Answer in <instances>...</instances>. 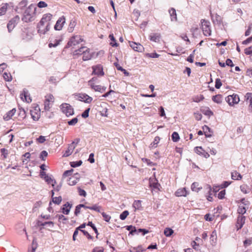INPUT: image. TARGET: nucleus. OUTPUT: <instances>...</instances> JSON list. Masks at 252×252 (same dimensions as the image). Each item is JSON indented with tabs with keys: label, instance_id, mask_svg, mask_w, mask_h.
Wrapping results in <instances>:
<instances>
[{
	"label": "nucleus",
	"instance_id": "obj_48",
	"mask_svg": "<svg viewBox=\"0 0 252 252\" xmlns=\"http://www.w3.org/2000/svg\"><path fill=\"white\" fill-rule=\"evenodd\" d=\"M180 139L179 135L177 132H174L172 134V139L174 142H177Z\"/></svg>",
	"mask_w": 252,
	"mask_h": 252
},
{
	"label": "nucleus",
	"instance_id": "obj_60",
	"mask_svg": "<svg viewBox=\"0 0 252 252\" xmlns=\"http://www.w3.org/2000/svg\"><path fill=\"white\" fill-rule=\"evenodd\" d=\"M78 122V119L74 118L68 122V124L70 126H74Z\"/></svg>",
	"mask_w": 252,
	"mask_h": 252
},
{
	"label": "nucleus",
	"instance_id": "obj_25",
	"mask_svg": "<svg viewBox=\"0 0 252 252\" xmlns=\"http://www.w3.org/2000/svg\"><path fill=\"white\" fill-rule=\"evenodd\" d=\"M187 193V191L185 188L179 189L175 192V195L177 196H186Z\"/></svg>",
	"mask_w": 252,
	"mask_h": 252
},
{
	"label": "nucleus",
	"instance_id": "obj_14",
	"mask_svg": "<svg viewBox=\"0 0 252 252\" xmlns=\"http://www.w3.org/2000/svg\"><path fill=\"white\" fill-rule=\"evenodd\" d=\"M150 187L153 189H157L159 190L160 184L158 183V180L155 178H150L149 179Z\"/></svg>",
	"mask_w": 252,
	"mask_h": 252
},
{
	"label": "nucleus",
	"instance_id": "obj_50",
	"mask_svg": "<svg viewBox=\"0 0 252 252\" xmlns=\"http://www.w3.org/2000/svg\"><path fill=\"white\" fill-rule=\"evenodd\" d=\"M62 200V199L61 196L55 197H52L53 202L56 204H59L61 202Z\"/></svg>",
	"mask_w": 252,
	"mask_h": 252
},
{
	"label": "nucleus",
	"instance_id": "obj_45",
	"mask_svg": "<svg viewBox=\"0 0 252 252\" xmlns=\"http://www.w3.org/2000/svg\"><path fill=\"white\" fill-rule=\"evenodd\" d=\"M3 77L6 81H10L12 80V76L10 73L4 72L3 74Z\"/></svg>",
	"mask_w": 252,
	"mask_h": 252
},
{
	"label": "nucleus",
	"instance_id": "obj_28",
	"mask_svg": "<svg viewBox=\"0 0 252 252\" xmlns=\"http://www.w3.org/2000/svg\"><path fill=\"white\" fill-rule=\"evenodd\" d=\"M16 112L15 109H12L11 110L8 111L5 115L3 116V119L5 121H8L14 115Z\"/></svg>",
	"mask_w": 252,
	"mask_h": 252
},
{
	"label": "nucleus",
	"instance_id": "obj_2",
	"mask_svg": "<svg viewBox=\"0 0 252 252\" xmlns=\"http://www.w3.org/2000/svg\"><path fill=\"white\" fill-rule=\"evenodd\" d=\"M201 28L203 34L206 36L211 35V24L209 21L205 19L201 20Z\"/></svg>",
	"mask_w": 252,
	"mask_h": 252
},
{
	"label": "nucleus",
	"instance_id": "obj_24",
	"mask_svg": "<svg viewBox=\"0 0 252 252\" xmlns=\"http://www.w3.org/2000/svg\"><path fill=\"white\" fill-rule=\"evenodd\" d=\"M71 207L72 204H70L69 202H66L63 206L62 208V212L65 215L68 214Z\"/></svg>",
	"mask_w": 252,
	"mask_h": 252
},
{
	"label": "nucleus",
	"instance_id": "obj_1",
	"mask_svg": "<svg viewBox=\"0 0 252 252\" xmlns=\"http://www.w3.org/2000/svg\"><path fill=\"white\" fill-rule=\"evenodd\" d=\"M36 7L33 4H30L25 10L22 17V20L25 22L33 21L36 14Z\"/></svg>",
	"mask_w": 252,
	"mask_h": 252
},
{
	"label": "nucleus",
	"instance_id": "obj_59",
	"mask_svg": "<svg viewBox=\"0 0 252 252\" xmlns=\"http://www.w3.org/2000/svg\"><path fill=\"white\" fill-rule=\"evenodd\" d=\"M81 206H84L83 204H79L76 207L74 212V214L76 216H78V215L80 213Z\"/></svg>",
	"mask_w": 252,
	"mask_h": 252
},
{
	"label": "nucleus",
	"instance_id": "obj_32",
	"mask_svg": "<svg viewBox=\"0 0 252 252\" xmlns=\"http://www.w3.org/2000/svg\"><path fill=\"white\" fill-rule=\"evenodd\" d=\"M242 175L236 171L231 172V178L233 180H240L242 179Z\"/></svg>",
	"mask_w": 252,
	"mask_h": 252
},
{
	"label": "nucleus",
	"instance_id": "obj_62",
	"mask_svg": "<svg viewBox=\"0 0 252 252\" xmlns=\"http://www.w3.org/2000/svg\"><path fill=\"white\" fill-rule=\"evenodd\" d=\"M37 6L39 8H44L47 6V4L44 1H40L38 3Z\"/></svg>",
	"mask_w": 252,
	"mask_h": 252
},
{
	"label": "nucleus",
	"instance_id": "obj_51",
	"mask_svg": "<svg viewBox=\"0 0 252 252\" xmlns=\"http://www.w3.org/2000/svg\"><path fill=\"white\" fill-rule=\"evenodd\" d=\"M48 156V153L46 151H42L39 156L40 158H41L42 160H45V158Z\"/></svg>",
	"mask_w": 252,
	"mask_h": 252
},
{
	"label": "nucleus",
	"instance_id": "obj_26",
	"mask_svg": "<svg viewBox=\"0 0 252 252\" xmlns=\"http://www.w3.org/2000/svg\"><path fill=\"white\" fill-rule=\"evenodd\" d=\"M37 224L38 226H46V225H47V226L48 227H49L50 228H53L54 226V223L53 221H46V222H42L41 221H38L37 222Z\"/></svg>",
	"mask_w": 252,
	"mask_h": 252
},
{
	"label": "nucleus",
	"instance_id": "obj_6",
	"mask_svg": "<svg viewBox=\"0 0 252 252\" xmlns=\"http://www.w3.org/2000/svg\"><path fill=\"white\" fill-rule=\"evenodd\" d=\"M32 119L34 121H38L40 117V110L38 106L32 108L30 111Z\"/></svg>",
	"mask_w": 252,
	"mask_h": 252
},
{
	"label": "nucleus",
	"instance_id": "obj_8",
	"mask_svg": "<svg viewBox=\"0 0 252 252\" xmlns=\"http://www.w3.org/2000/svg\"><path fill=\"white\" fill-rule=\"evenodd\" d=\"M226 100L229 105L233 106L235 104H237L239 102L240 99L238 95L233 94L228 95L226 97Z\"/></svg>",
	"mask_w": 252,
	"mask_h": 252
},
{
	"label": "nucleus",
	"instance_id": "obj_37",
	"mask_svg": "<svg viewBox=\"0 0 252 252\" xmlns=\"http://www.w3.org/2000/svg\"><path fill=\"white\" fill-rule=\"evenodd\" d=\"M160 138L158 136L155 137L154 141L151 144L150 148H155L157 147L158 144L159 142Z\"/></svg>",
	"mask_w": 252,
	"mask_h": 252
},
{
	"label": "nucleus",
	"instance_id": "obj_21",
	"mask_svg": "<svg viewBox=\"0 0 252 252\" xmlns=\"http://www.w3.org/2000/svg\"><path fill=\"white\" fill-rule=\"evenodd\" d=\"M75 149V146L74 143H72L69 145L67 149L65 151V153L63 155V157H67L71 155L73 153Z\"/></svg>",
	"mask_w": 252,
	"mask_h": 252
},
{
	"label": "nucleus",
	"instance_id": "obj_64",
	"mask_svg": "<svg viewBox=\"0 0 252 252\" xmlns=\"http://www.w3.org/2000/svg\"><path fill=\"white\" fill-rule=\"evenodd\" d=\"M245 53L246 55L252 54V46L249 47L245 49Z\"/></svg>",
	"mask_w": 252,
	"mask_h": 252
},
{
	"label": "nucleus",
	"instance_id": "obj_54",
	"mask_svg": "<svg viewBox=\"0 0 252 252\" xmlns=\"http://www.w3.org/2000/svg\"><path fill=\"white\" fill-rule=\"evenodd\" d=\"M214 22L216 23L217 24H220L222 23L221 17L219 15L216 14L215 19L214 20Z\"/></svg>",
	"mask_w": 252,
	"mask_h": 252
},
{
	"label": "nucleus",
	"instance_id": "obj_17",
	"mask_svg": "<svg viewBox=\"0 0 252 252\" xmlns=\"http://www.w3.org/2000/svg\"><path fill=\"white\" fill-rule=\"evenodd\" d=\"M195 152L197 154L203 156V157L207 158L210 157L208 152L204 150L201 147H196L195 148Z\"/></svg>",
	"mask_w": 252,
	"mask_h": 252
},
{
	"label": "nucleus",
	"instance_id": "obj_5",
	"mask_svg": "<svg viewBox=\"0 0 252 252\" xmlns=\"http://www.w3.org/2000/svg\"><path fill=\"white\" fill-rule=\"evenodd\" d=\"M62 112L64 113L66 116L68 117L74 114V110L71 105L67 103H64L61 106Z\"/></svg>",
	"mask_w": 252,
	"mask_h": 252
},
{
	"label": "nucleus",
	"instance_id": "obj_49",
	"mask_svg": "<svg viewBox=\"0 0 252 252\" xmlns=\"http://www.w3.org/2000/svg\"><path fill=\"white\" fill-rule=\"evenodd\" d=\"M129 215V212L128 211H124L120 215V219L121 220H125L126 218L127 217V216Z\"/></svg>",
	"mask_w": 252,
	"mask_h": 252
},
{
	"label": "nucleus",
	"instance_id": "obj_16",
	"mask_svg": "<svg viewBox=\"0 0 252 252\" xmlns=\"http://www.w3.org/2000/svg\"><path fill=\"white\" fill-rule=\"evenodd\" d=\"M245 217L239 215L237 218V221L236 224L237 230L241 229L245 222Z\"/></svg>",
	"mask_w": 252,
	"mask_h": 252
},
{
	"label": "nucleus",
	"instance_id": "obj_56",
	"mask_svg": "<svg viewBox=\"0 0 252 252\" xmlns=\"http://www.w3.org/2000/svg\"><path fill=\"white\" fill-rule=\"evenodd\" d=\"M204 99V96L202 95H200L195 96L193 98V101L196 102H200Z\"/></svg>",
	"mask_w": 252,
	"mask_h": 252
},
{
	"label": "nucleus",
	"instance_id": "obj_35",
	"mask_svg": "<svg viewBox=\"0 0 252 252\" xmlns=\"http://www.w3.org/2000/svg\"><path fill=\"white\" fill-rule=\"evenodd\" d=\"M44 179L48 184H51L53 187H54L56 183V181L48 175L44 177Z\"/></svg>",
	"mask_w": 252,
	"mask_h": 252
},
{
	"label": "nucleus",
	"instance_id": "obj_57",
	"mask_svg": "<svg viewBox=\"0 0 252 252\" xmlns=\"http://www.w3.org/2000/svg\"><path fill=\"white\" fill-rule=\"evenodd\" d=\"M142 233L143 235H145L146 234L148 233L149 232V231L145 229H141L139 228L138 230H137V232L135 233V234H138L139 233Z\"/></svg>",
	"mask_w": 252,
	"mask_h": 252
},
{
	"label": "nucleus",
	"instance_id": "obj_30",
	"mask_svg": "<svg viewBox=\"0 0 252 252\" xmlns=\"http://www.w3.org/2000/svg\"><path fill=\"white\" fill-rule=\"evenodd\" d=\"M160 37V36L159 34L153 33L150 35L149 38L152 41L158 42L159 41Z\"/></svg>",
	"mask_w": 252,
	"mask_h": 252
},
{
	"label": "nucleus",
	"instance_id": "obj_20",
	"mask_svg": "<svg viewBox=\"0 0 252 252\" xmlns=\"http://www.w3.org/2000/svg\"><path fill=\"white\" fill-rule=\"evenodd\" d=\"M79 98L81 101L86 103H90L93 100V98L86 94H80Z\"/></svg>",
	"mask_w": 252,
	"mask_h": 252
},
{
	"label": "nucleus",
	"instance_id": "obj_52",
	"mask_svg": "<svg viewBox=\"0 0 252 252\" xmlns=\"http://www.w3.org/2000/svg\"><path fill=\"white\" fill-rule=\"evenodd\" d=\"M82 163V161L81 160L77 161H73L70 163V165L72 167H76L80 166Z\"/></svg>",
	"mask_w": 252,
	"mask_h": 252
},
{
	"label": "nucleus",
	"instance_id": "obj_41",
	"mask_svg": "<svg viewBox=\"0 0 252 252\" xmlns=\"http://www.w3.org/2000/svg\"><path fill=\"white\" fill-rule=\"evenodd\" d=\"M109 37L110 39L112 41V42H110V45L113 47L114 46L117 47L118 46V44L116 42L113 34H110L109 36Z\"/></svg>",
	"mask_w": 252,
	"mask_h": 252
},
{
	"label": "nucleus",
	"instance_id": "obj_7",
	"mask_svg": "<svg viewBox=\"0 0 252 252\" xmlns=\"http://www.w3.org/2000/svg\"><path fill=\"white\" fill-rule=\"evenodd\" d=\"M92 74L96 75L98 76H102L104 75L103 66L101 64H97L92 66Z\"/></svg>",
	"mask_w": 252,
	"mask_h": 252
},
{
	"label": "nucleus",
	"instance_id": "obj_11",
	"mask_svg": "<svg viewBox=\"0 0 252 252\" xmlns=\"http://www.w3.org/2000/svg\"><path fill=\"white\" fill-rule=\"evenodd\" d=\"M37 33L39 34L40 36H41L46 34L47 32L49 31L50 28L49 27H46V26L43 24H41V25H40V24L38 23L37 25Z\"/></svg>",
	"mask_w": 252,
	"mask_h": 252
},
{
	"label": "nucleus",
	"instance_id": "obj_12",
	"mask_svg": "<svg viewBox=\"0 0 252 252\" xmlns=\"http://www.w3.org/2000/svg\"><path fill=\"white\" fill-rule=\"evenodd\" d=\"M65 22V18L64 16L60 17L57 20L54 29L57 31H60L62 29L63 25Z\"/></svg>",
	"mask_w": 252,
	"mask_h": 252
},
{
	"label": "nucleus",
	"instance_id": "obj_9",
	"mask_svg": "<svg viewBox=\"0 0 252 252\" xmlns=\"http://www.w3.org/2000/svg\"><path fill=\"white\" fill-rule=\"evenodd\" d=\"M54 101V97L51 94H47L45 96L44 101V109L46 110H49L50 108V105Z\"/></svg>",
	"mask_w": 252,
	"mask_h": 252
},
{
	"label": "nucleus",
	"instance_id": "obj_18",
	"mask_svg": "<svg viewBox=\"0 0 252 252\" xmlns=\"http://www.w3.org/2000/svg\"><path fill=\"white\" fill-rule=\"evenodd\" d=\"M28 3V0H22L18 4L17 6V10L18 13L22 12L27 6Z\"/></svg>",
	"mask_w": 252,
	"mask_h": 252
},
{
	"label": "nucleus",
	"instance_id": "obj_46",
	"mask_svg": "<svg viewBox=\"0 0 252 252\" xmlns=\"http://www.w3.org/2000/svg\"><path fill=\"white\" fill-rule=\"evenodd\" d=\"M61 40L60 39H56L54 42H50L49 44V47L50 48L52 47H56L59 44Z\"/></svg>",
	"mask_w": 252,
	"mask_h": 252
},
{
	"label": "nucleus",
	"instance_id": "obj_10",
	"mask_svg": "<svg viewBox=\"0 0 252 252\" xmlns=\"http://www.w3.org/2000/svg\"><path fill=\"white\" fill-rule=\"evenodd\" d=\"M129 44L135 51L143 52L144 51V47L140 43L133 41H129Z\"/></svg>",
	"mask_w": 252,
	"mask_h": 252
},
{
	"label": "nucleus",
	"instance_id": "obj_40",
	"mask_svg": "<svg viewBox=\"0 0 252 252\" xmlns=\"http://www.w3.org/2000/svg\"><path fill=\"white\" fill-rule=\"evenodd\" d=\"M191 189L193 191L198 192L201 188L199 187V184L198 183L194 182L191 185Z\"/></svg>",
	"mask_w": 252,
	"mask_h": 252
},
{
	"label": "nucleus",
	"instance_id": "obj_31",
	"mask_svg": "<svg viewBox=\"0 0 252 252\" xmlns=\"http://www.w3.org/2000/svg\"><path fill=\"white\" fill-rule=\"evenodd\" d=\"M132 207L134 208V211L137 210H140L142 208L141 206V200H135L132 204Z\"/></svg>",
	"mask_w": 252,
	"mask_h": 252
},
{
	"label": "nucleus",
	"instance_id": "obj_15",
	"mask_svg": "<svg viewBox=\"0 0 252 252\" xmlns=\"http://www.w3.org/2000/svg\"><path fill=\"white\" fill-rule=\"evenodd\" d=\"M20 98L22 100L25 101L28 103L32 101L29 92L26 89L23 90V92L20 94Z\"/></svg>",
	"mask_w": 252,
	"mask_h": 252
},
{
	"label": "nucleus",
	"instance_id": "obj_4",
	"mask_svg": "<svg viewBox=\"0 0 252 252\" xmlns=\"http://www.w3.org/2000/svg\"><path fill=\"white\" fill-rule=\"evenodd\" d=\"M52 18V15L50 13L45 14L42 16V17L38 24H40V25H44L46 26V27H49L50 28L51 27V23L50 21Z\"/></svg>",
	"mask_w": 252,
	"mask_h": 252
},
{
	"label": "nucleus",
	"instance_id": "obj_3",
	"mask_svg": "<svg viewBox=\"0 0 252 252\" xmlns=\"http://www.w3.org/2000/svg\"><path fill=\"white\" fill-rule=\"evenodd\" d=\"M83 41V39L80 35H74L69 39L66 47L67 48L71 47L74 48L76 45Z\"/></svg>",
	"mask_w": 252,
	"mask_h": 252
},
{
	"label": "nucleus",
	"instance_id": "obj_13",
	"mask_svg": "<svg viewBox=\"0 0 252 252\" xmlns=\"http://www.w3.org/2000/svg\"><path fill=\"white\" fill-rule=\"evenodd\" d=\"M19 19V17L16 16L9 21L8 23L7 24V27L9 32H10L14 29L18 22Z\"/></svg>",
	"mask_w": 252,
	"mask_h": 252
},
{
	"label": "nucleus",
	"instance_id": "obj_43",
	"mask_svg": "<svg viewBox=\"0 0 252 252\" xmlns=\"http://www.w3.org/2000/svg\"><path fill=\"white\" fill-rule=\"evenodd\" d=\"M212 100L217 103H220L222 101V96L221 95H216L215 96H213L212 97Z\"/></svg>",
	"mask_w": 252,
	"mask_h": 252
},
{
	"label": "nucleus",
	"instance_id": "obj_53",
	"mask_svg": "<svg viewBox=\"0 0 252 252\" xmlns=\"http://www.w3.org/2000/svg\"><path fill=\"white\" fill-rule=\"evenodd\" d=\"M0 152L2 156H3L4 158H6L8 155V151L5 148H2L0 149Z\"/></svg>",
	"mask_w": 252,
	"mask_h": 252
},
{
	"label": "nucleus",
	"instance_id": "obj_39",
	"mask_svg": "<svg viewBox=\"0 0 252 252\" xmlns=\"http://www.w3.org/2000/svg\"><path fill=\"white\" fill-rule=\"evenodd\" d=\"M217 241V233L216 231H214L212 232L210 237V242L212 244H215Z\"/></svg>",
	"mask_w": 252,
	"mask_h": 252
},
{
	"label": "nucleus",
	"instance_id": "obj_29",
	"mask_svg": "<svg viewBox=\"0 0 252 252\" xmlns=\"http://www.w3.org/2000/svg\"><path fill=\"white\" fill-rule=\"evenodd\" d=\"M169 13L172 21H176L177 20L176 12L174 8H171L169 10Z\"/></svg>",
	"mask_w": 252,
	"mask_h": 252
},
{
	"label": "nucleus",
	"instance_id": "obj_55",
	"mask_svg": "<svg viewBox=\"0 0 252 252\" xmlns=\"http://www.w3.org/2000/svg\"><path fill=\"white\" fill-rule=\"evenodd\" d=\"M42 204V202L41 201H37L35 203V204H34V206L33 207V209H32V211L33 212H35L37 210V209L40 207V206Z\"/></svg>",
	"mask_w": 252,
	"mask_h": 252
},
{
	"label": "nucleus",
	"instance_id": "obj_36",
	"mask_svg": "<svg viewBox=\"0 0 252 252\" xmlns=\"http://www.w3.org/2000/svg\"><path fill=\"white\" fill-rule=\"evenodd\" d=\"M203 130L206 137H211L212 136L211 129L208 126H204L203 127Z\"/></svg>",
	"mask_w": 252,
	"mask_h": 252
},
{
	"label": "nucleus",
	"instance_id": "obj_38",
	"mask_svg": "<svg viewBox=\"0 0 252 252\" xmlns=\"http://www.w3.org/2000/svg\"><path fill=\"white\" fill-rule=\"evenodd\" d=\"M246 100L250 103V106L252 107V93H247L245 95Z\"/></svg>",
	"mask_w": 252,
	"mask_h": 252
},
{
	"label": "nucleus",
	"instance_id": "obj_58",
	"mask_svg": "<svg viewBox=\"0 0 252 252\" xmlns=\"http://www.w3.org/2000/svg\"><path fill=\"white\" fill-rule=\"evenodd\" d=\"M102 217H103L104 220L107 222H109L111 218L110 216L106 214L104 212L102 213Z\"/></svg>",
	"mask_w": 252,
	"mask_h": 252
},
{
	"label": "nucleus",
	"instance_id": "obj_63",
	"mask_svg": "<svg viewBox=\"0 0 252 252\" xmlns=\"http://www.w3.org/2000/svg\"><path fill=\"white\" fill-rule=\"evenodd\" d=\"M98 81V78L96 77H93L91 80H90L88 82L89 85H93L95 84L96 82Z\"/></svg>",
	"mask_w": 252,
	"mask_h": 252
},
{
	"label": "nucleus",
	"instance_id": "obj_27",
	"mask_svg": "<svg viewBox=\"0 0 252 252\" xmlns=\"http://www.w3.org/2000/svg\"><path fill=\"white\" fill-rule=\"evenodd\" d=\"M86 50H87V47L82 46L77 50H75L73 52V55L74 56L83 55Z\"/></svg>",
	"mask_w": 252,
	"mask_h": 252
},
{
	"label": "nucleus",
	"instance_id": "obj_34",
	"mask_svg": "<svg viewBox=\"0 0 252 252\" xmlns=\"http://www.w3.org/2000/svg\"><path fill=\"white\" fill-rule=\"evenodd\" d=\"M79 179L75 176H72L69 178L68 180V184L70 186L75 185L78 181Z\"/></svg>",
	"mask_w": 252,
	"mask_h": 252
},
{
	"label": "nucleus",
	"instance_id": "obj_23",
	"mask_svg": "<svg viewBox=\"0 0 252 252\" xmlns=\"http://www.w3.org/2000/svg\"><path fill=\"white\" fill-rule=\"evenodd\" d=\"M93 57V55L90 53V50L87 48V50H86L83 54V61H88L91 60Z\"/></svg>",
	"mask_w": 252,
	"mask_h": 252
},
{
	"label": "nucleus",
	"instance_id": "obj_44",
	"mask_svg": "<svg viewBox=\"0 0 252 252\" xmlns=\"http://www.w3.org/2000/svg\"><path fill=\"white\" fill-rule=\"evenodd\" d=\"M173 233V230L170 228H166L164 231V235L167 237L170 236Z\"/></svg>",
	"mask_w": 252,
	"mask_h": 252
},
{
	"label": "nucleus",
	"instance_id": "obj_33",
	"mask_svg": "<svg viewBox=\"0 0 252 252\" xmlns=\"http://www.w3.org/2000/svg\"><path fill=\"white\" fill-rule=\"evenodd\" d=\"M206 189L207 190L208 193L209 194V195L207 196V199L208 201H212L213 200V197H212V190L211 187L209 185H207L206 187Z\"/></svg>",
	"mask_w": 252,
	"mask_h": 252
},
{
	"label": "nucleus",
	"instance_id": "obj_19",
	"mask_svg": "<svg viewBox=\"0 0 252 252\" xmlns=\"http://www.w3.org/2000/svg\"><path fill=\"white\" fill-rule=\"evenodd\" d=\"M91 88L93 89L95 92H98L100 93H102L106 90V88L105 87H103L100 85H96L95 84L89 85Z\"/></svg>",
	"mask_w": 252,
	"mask_h": 252
},
{
	"label": "nucleus",
	"instance_id": "obj_42",
	"mask_svg": "<svg viewBox=\"0 0 252 252\" xmlns=\"http://www.w3.org/2000/svg\"><path fill=\"white\" fill-rule=\"evenodd\" d=\"M7 9V4H3L2 6L0 8V16L4 15Z\"/></svg>",
	"mask_w": 252,
	"mask_h": 252
},
{
	"label": "nucleus",
	"instance_id": "obj_22",
	"mask_svg": "<svg viewBox=\"0 0 252 252\" xmlns=\"http://www.w3.org/2000/svg\"><path fill=\"white\" fill-rule=\"evenodd\" d=\"M76 24H77V20L76 19L73 18L70 20L68 27V29H67L69 32H73Z\"/></svg>",
	"mask_w": 252,
	"mask_h": 252
},
{
	"label": "nucleus",
	"instance_id": "obj_61",
	"mask_svg": "<svg viewBox=\"0 0 252 252\" xmlns=\"http://www.w3.org/2000/svg\"><path fill=\"white\" fill-rule=\"evenodd\" d=\"M57 217L58 218L59 220L60 221H63V223H65V221L67 220V219L63 215H59L57 216Z\"/></svg>",
	"mask_w": 252,
	"mask_h": 252
},
{
	"label": "nucleus",
	"instance_id": "obj_47",
	"mask_svg": "<svg viewBox=\"0 0 252 252\" xmlns=\"http://www.w3.org/2000/svg\"><path fill=\"white\" fill-rule=\"evenodd\" d=\"M126 229L127 230L130 231V233L132 235H134L135 233L137 232V230L136 229L135 227L132 225L127 226Z\"/></svg>",
	"mask_w": 252,
	"mask_h": 252
}]
</instances>
